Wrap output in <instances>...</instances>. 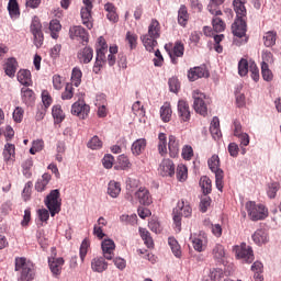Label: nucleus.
I'll return each instance as SVG.
<instances>
[{"label":"nucleus","instance_id":"b1692460","mask_svg":"<svg viewBox=\"0 0 281 281\" xmlns=\"http://www.w3.org/2000/svg\"><path fill=\"white\" fill-rule=\"evenodd\" d=\"M21 97H22V102L26 104V106H32L34 102L36 101V94L34 93V90L23 87L21 89Z\"/></svg>","mask_w":281,"mask_h":281},{"label":"nucleus","instance_id":"dca6fc26","mask_svg":"<svg viewBox=\"0 0 281 281\" xmlns=\"http://www.w3.org/2000/svg\"><path fill=\"white\" fill-rule=\"evenodd\" d=\"M161 177H175V162L170 158H165L158 167Z\"/></svg>","mask_w":281,"mask_h":281},{"label":"nucleus","instance_id":"3c124183","mask_svg":"<svg viewBox=\"0 0 281 281\" xmlns=\"http://www.w3.org/2000/svg\"><path fill=\"white\" fill-rule=\"evenodd\" d=\"M213 256L216 260H223V258H225V247L221 244H216L213 248Z\"/></svg>","mask_w":281,"mask_h":281},{"label":"nucleus","instance_id":"e433bc0d","mask_svg":"<svg viewBox=\"0 0 281 281\" xmlns=\"http://www.w3.org/2000/svg\"><path fill=\"white\" fill-rule=\"evenodd\" d=\"M158 153L164 157V155L168 154V142L166 134L159 133L158 135Z\"/></svg>","mask_w":281,"mask_h":281},{"label":"nucleus","instance_id":"ddd939ff","mask_svg":"<svg viewBox=\"0 0 281 281\" xmlns=\"http://www.w3.org/2000/svg\"><path fill=\"white\" fill-rule=\"evenodd\" d=\"M69 38H71V41L89 43V32H87V30L80 25H74L69 29Z\"/></svg>","mask_w":281,"mask_h":281},{"label":"nucleus","instance_id":"5fc2aeb1","mask_svg":"<svg viewBox=\"0 0 281 281\" xmlns=\"http://www.w3.org/2000/svg\"><path fill=\"white\" fill-rule=\"evenodd\" d=\"M212 25L214 32H225V22L221 18H213Z\"/></svg>","mask_w":281,"mask_h":281},{"label":"nucleus","instance_id":"8fccbe9b","mask_svg":"<svg viewBox=\"0 0 281 281\" xmlns=\"http://www.w3.org/2000/svg\"><path fill=\"white\" fill-rule=\"evenodd\" d=\"M74 91V83H66L65 90L61 92V100H71Z\"/></svg>","mask_w":281,"mask_h":281},{"label":"nucleus","instance_id":"c85d7f7f","mask_svg":"<svg viewBox=\"0 0 281 281\" xmlns=\"http://www.w3.org/2000/svg\"><path fill=\"white\" fill-rule=\"evenodd\" d=\"M146 138H138L136 139L133 144H132V154L135 157H139V155H142V153H144L146 150Z\"/></svg>","mask_w":281,"mask_h":281},{"label":"nucleus","instance_id":"9b49d317","mask_svg":"<svg viewBox=\"0 0 281 281\" xmlns=\"http://www.w3.org/2000/svg\"><path fill=\"white\" fill-rule=\"evenodd\" d=\"M31 32L34 36V45L38 48L42 47L44 36H43V24L37 16H34L31 23Z\"/></svg>","mask_w":281,"mask_h":281},{"label":"nucleus","instance_id":"393cba45","mask_svg":"<svg viewBox=\"0 0 281 281\" xmlns=\"http://www.w3.org/2000/svg\"><path fill=\"white\" fill-rule=\"evenodd\" d=\"M104 10L106 12V19L110 23H117L120 21V15L117 14V8L115 4L108 2L104 4Z\"/></svg>","mask_w":281,"mask_h":281},{"label":"nucleus","instance_id":"e2e57ef3","mask_svg":"<svg viewBox=\"0 0 281 281\" xmlns=\"http://www.w3.org/2000/svg\"><path fill=\"white\" fill-rule=\"evenodd\" d=\"M23 115H25V111L21 106H16L13 111V120L18 124H21L23 122Z\"/></svg>","mask_w":281,"mask_h":281},{"label":"nucleus","instance_id":"1a4fd4ad","mask_svg":"<svg viewBox=\"0 0 281 281\" xmlns=\"http://www.w3.org/2000/svg\"><path fill=\"white\" fill-rule=\"evenodd\" d=\"M233 251L239 260H244V262H247L248 265L254 262V250L250 246H247V244L243 243L240 246H235Z\"/></svg>","mask_w":281,"mask_h":281},{"label":"nucleus","instance_id":"a211bd4d","mask_svg":"<svg viewBox=\"0 0 281 281\" xmlns=\"http://www.w3.org/2000/svg\"><path fill=\"white\" fill-rule=\"evenodd\" d=\"M102 254L105 260H113L115 257V241L113 239H104L101 243Z\"/></svg>","mask_w":281,"mask_h":281},{"label":"nucleus","instance_id":"c9c22d12","mask_svg":"<svg viewBox=\"0 0 281 281\" xmlns=\"http://www.w3.org/2000/svg\"><path fill=\"white\" fill-rule=\"evenodd\" d=\"M168 149L170 157H179V140L173 135L169 136Z\"/></svg>","mask_w":281,"mask_h":281},{"label":"nucleus","instance_id":"473e14b6","mask_svg":"<svg viewBox=\"0 0 281 281\" xmlns=\"http://www.w3.org/2000/svg\"><path fill=\"white\" fill-rule=\"evenodd\" d=\"M183 52H186V46H183V43L178 41L175 43L172 54H170V58L175 65H177V59L176 58H181L183 57Z\"/></svg>","mask_w":281,"mask_h":281},{"label":"nucleus","instance_id":"4c0bfd02","mask_svg":"<svg viewBox=\"0 0 281 281\" xmlns=\"http://www.w3.org/2000/svg\"><path fill=\"white\" fill-rule=\"evenodd\" d=\"M8 12L11 19H19L21 16V11L19 9V2L16 0H9Z\"/></svg>","mask_w":281,"mask_h":281},{"label":"nucleus","instance_id":"0eeeda50","mask_svg":"<svg viewBox=\"0 0 281 281\" xmlns=\"http://www.w3.org/2000/svg\"><path fill=\"white\" fill-rule=\"evenodd\" d=\"M45 205L48 207L50 216H56L60 212V191L55 189L46 196Z\"/></svg>","mask_w":281,"mask_h":281},{"label":"nucleus","instance_id":"13d9d810","mask_svg":"<svg viewBox=\"0 0 281 281\" xmlns=\"http://www.w3.org/2000/svg\"><path fill=\"white\" fill-rule=\"evenodd\" d=\"M168 86L171 93H179V89H181V83H179V79L176 77L169 79Z\"/></svg>","mask_w":281,"mask_h":281},{"label":"nucleus","instance_id":"4468645a","mask_svg":"<svg viewBox=\"0 0 281 281\" xmlns=\"http://www.w3.org/2000/svg\"><path fill=\"white\" fill-rule=\"evenodd\" d=\"M91 108L85 101L75 102L71 106V114L77 115L80 120H86L89 116Z\"/></svg>","mask_w":281,"mask_h":281},{"label":"nucleus","instance_id":"338daca9","mask_svg":"<svg viewBox=\"0 0 281 281\" xmlns=\"http://www.w3.org/2000/svg\"><path fill=\"white\" fill-rule=\"evenodd\" d=\"M210 205H212V199L210 196L204 195L203 198H201V202H200L201 212L203 213L207 212V207H210Z\"/></svg>","mask_w":281,"mask_h":281},{"label":"nucleus","instance_id":"774afa93","mask_svg":"<svg viewBox=\"0 0 281 281\" xmlns=\"http://www.w3.org/2000/svg\"><path fill=\"white\" fill-rule=\"evenodd\" d=\"M119 166H121V170H126L127 168H131V160H128V157L125 155L119 156Z\"/></svg>","mask_w":281,"mask_h":281},{"label":"nucleus","instance_id":"5701e85b","mask_svg":"<svg viewBox=\"0 0 281 281\" xmlns=\"http://www.w3.org/2000/svg\"><path fill=\"white\" fill-rule=\"evenodd\" d=\"M91 269L94 273H104L109 269V262L104 257H97L91 260Z\"/></svg>","mask_w":281,"mask_h":281},{"label":"nucleus","instance_id":"864d4df0","mask_svg":"<svg viewBox=\"0 0 281 281\" xmlns=\"http://www.w3.org/2000/svg\"><path fill=\"white\" fill-rule=\"evenodd\" d=\"M132 111L134 115H137L138 117H144L146 115V110H144V105H142L140 101H136L132 105Z\"/></svg>","mask_w":281,"mask_h":281},{"label":"nucleus","instance_id":"bf43d9fd","mask_svg":"<svg viewBox=\"0 0 281 281\" xmlns=\"http://www.w3.org/2000/svg\"><path fill=\"white\" fill-rule=\"evenodd\" d=\"M88 148H91V150H100L102 148V140L98 136H93L88 142Z\"/></svg>","mask_w":281,"mask_h":281},{"label":"nucleus","instance_id":"20e7f679","mask_svg":"<svg viewBox=\"0 0 281 281\" xmlns=\"http://www.w3.org/2000/svg\"><path fill=\"white\" fill-rule=\"evenodd\" d=\"M181 216L184 218L192 216V206L183 200L179 201L177 207L173 209V225L178 232H181Z\"/></svg>","mask_w":281,"mask_h":281},{"label":"nucleus","instance_id":"f704fd0d","mask_svg":"<svg viewBox=\"0 0 281 281\" xmlns=\"http://www.w3.org/2000/svg\"><path fill=\"white\" fill-rule=\"evenodd\" d=\"M190 19V14L188 13V7L186 4H181L180 9L178 10V23L182 27L188 25V21Z\"/></svg>","mask_w":281,"mask_h":281},{"label":"nucleus","instance_id":"f257e3e1","mask_svg":"<svg viewBox=\"0 0 281 281\" xmlns=\"http://www.w3.org/2000/svg\"><path fill=\"white\" fill-rule=\"evenodd\" d=\"M159 36H161V24L156 19H153L148 26V33L140 37L147 52H155Z\"/></svg>","mask_w":281,"mask_h":281},{"label":"nucleus","instance_id":"72a5a7b5","mask_svg":"<svg viewBox=\"0 0 281 281\" xmlns=\"http://www.w3.org/2000/svg\"><path fill=\"white\" fill-rule=\"evenodd\" d=\"M49 181H52V175L44 173L35 183L36 192H45L47 186H49Z\"/></svg>","mask_w":281,"mask_h":281},{"label":"nucleus","instance_id":"c03bdc74","mask_svg":"<svg viewBox=\"0 0 281 281\" xmlns=\"http://www.w3.org/2000/svg\"><path fill=\"white\" fill-rule=\"evenodd\" d=\"M71 82L75 87H80L82 82V70L79 67L72 68Z\"/></svg>","mask_w":281,"mask_h":281},{"label":"nucleus","instance_id":"f03ea898","mask_svg":"<svg viewBox=\"0 0 281 281\" xmlns=\"http://www.w3.org/2000/svg\"><path fill=\"white\" fill-rule=\"evenodd\" d=\"M14 271H20L19 281H33L36 278L34 263L24 257H16Z\"/></svg>","mask_w":281,"mask_h":281},{"label":"nucleus","instance_id":"de8ad7c7","mask_svg":"<svg viewBox=\"0 0 281 281\" xmlns=\"http://www.w3.org/2000/svg\"><path fill=\"white\" fill-rule=\"evenodd\" d=\"M89 247H91V241H89V239L85 238L82 240L80 249H79V256H80L81 262H85V258H87Z\"/></svg>","mask_w":281,"mask_h":281},{"label":"nucleus","instance_id":"c756f323","mask_svg":"<svg viewBox=\"0 0 281 281\" xmlns=\"http://www.w3.org/2000/svg\"><path fill=\"white\" fill-rule=\"evenodd\" d=\"M18 81L24 87H32V72H30L27 69L19 70Z\"/></svg>","mask_w":281,"mask_h":281},{"label":"nucleus","instance_id":"6ab92c4d","mask_svg":"<svg viewBox=\"0 0 281 281\" xmlns=\"http://www.w3.org/2000/svg\"><path fill=\"white\" fill-rule=\"evenodd\" d=\"M135 199H137L140 205H150L153 203V195H150V191L148 189L140 187L135 193Z\"/></svg>","mask_w":281,"mask_h":281},{"label":"nucleus","instance_id":"423d86ee","mask_svg":"<svg viewBox=\"0 0 281 281\" xmlns=\"http://www.w3.org/2000/svg\"><path fill=\"white\" fill-rule=\"evenodd\" d=\"M245 207L250 221H265V217L267 216V209L265 205L249 201L246 203Z\"/></svg>","mask_w":281,"mask_h":281},{"label":"nucleus","instance_id":"f8f14e48","mask_svg":"<svg viewBox=\"0 0 281 281\" xmlns=\"http://www.w3.org/2000/svg\"><path fill=\"white\" fill-rule=\"evenodd\" d=\"M177 111L181 124L190 122L192 119V112L190 111V103L188 101L180 99L177 104Z\"/></svg>","mask_w":281,"mask_h":281},{"label":"nucleus","instance_id":"7ed1b4c3","mask_svg":"<svg viewBox=\"0 0 281 281\" xmlns=\"http://www.w3.org/2000/svg\"><path fill=\"white\" fill-rule=\"evenodd\" d=\"M192 99L195 113L205 117L207 115V106L212 104V99L199 89L192 91Z\"/></svg>","mask_w":281,"mask_h":281},{"label":"nucleus","instance_id":"49530a36","mask_svg":"<svg viewBox=\"0 0 281 281\" xmlns=\"http://www.w3.org/2000/svg\"><path fill=\"white\" fill-rule=\"evenodd\" d=\"M140 238H143L146 247L150 249V247H155V243L153 241V237H150V233L146 231V228H139Z\"/></svg>","mask_w":281,"mask_h":281},{"label":"nucleus","instance_id":"0e129e2a","mask_svg":"<svg viewBox=\"0 0 281 281\" xmlns=\"http://www.w3.org/2000/svg\"><path fill=\"white\" fill-rule=\"evenodd\" d=\"M248 71H250V76L252 78V80H255V82H258V80H260V70L258 69V66L256 65V63H251L249 65V69Z\"/></svg>","mask_w":281,"mask_h":281},{"label":"nucleus","instance_id":"7c9ffc66","mask_svg":"<svg viewBox=\"0 0 281 281\" xmlns=\"http://www.w3.org/2000/svg\"><path fill=\"white\" fill-rule=\"evenodd\" d=\"M225 3V0H210L207 10L214 16H221L223 11H221V5Z\"/></svg>","mask_w":281,"mask_h":281},{"label":"nucleus","instance_id":"680f3d73","mask_svg":"<svg viewBox=\"0 0 281 281\" xmlns=\"http://www.w3.org/2000/svg\"><path fill=\"white\" fill-rule=\"evenodd\" d=\"M34 183H32V181H29L27 183H25L23 192H22V199L24 201H30L31 196H32V188H33Z\"/></svg>","mask_w":281,"mask_h":281},{"label":"nucleus","instance_id":"4d7b16f0","mask_svg":"<svg viewBox=\"0 0 281 281\" xmlns=\"http://www.w3.org/2000/svg\"><path fill=\"white\" fill-rule=\"evenodd\" d=\"M125 41L130 45V49H135L137 47V34L128 31L126 33Z\"/></svg>","mask_w":281,"mask_h":281},{"label":"nucleus","instance_id":"f3484780","mask_svg":"<svg viewBox=\"0 0 281 281\" xmlns=\"http://www.w3.org/2000/svg\"><path fill=\"white\" fill-rule=\"evenodd\" d=\"M2 157L5 164H14L16 161V146L12 143H7L2 151Z\"/></svg>","mask_w":281,"mask_h":281},{"label":"nucleus","instance_id":"ea45409f","mask_svg":"<svg viewBox=\"0 0 281 281\" xmlns=\"http://www.w3.org/2000/svg\"><path fill=\"white\" fill-rule=\"evenodd\" d=\"M34 167V160L31 157L26 158L22 162V173L26 179L32 177V168Z\"/></svg>","mask_w":281,"mask_h":281},{"label":"nucleus","instance_id":"39448f33","mask_svg":"<svg viewBox=\"0 0 281 281\" xmlns=\"http://www.w3.org/2000/svg\"><path fill=\"white\" fill-rule=\"evenodd\" d=\"M207 164H209L210 170H212V172H214V175H215V186H216L217 190L220 192H223V188H224L223 179L225 176H224L223 170L220 168L221 159L218 158V156L213 155L209 159Z\"/></svg>","mask_w":281,"mask_h":281},{"label":"nucleus","instance_id":"37998d69","mask_svg":"<svg viewBox=\"0 0 281 281\" xmlns=\"http://www.w3.org/2000/svg\"><path fill=\"white\" fill-rule=\"evenodd\" d=\"M200 186L204 195L212 193V180L207 176H204L200 179Z\"/></svg>","mask_w":281,"mask_h":281},{"label":"nucleus","instance_id":"58836bf2","mask_svg":"<svg viewBox=\"0 0 281 281\" xmlns=\"http://www.w3.org/2000/svg\"><path fill=\"white\" fill-rule=\"evenodd\" d=\"M276 41H278V32L268 31L263 35V44L266 47H273L276 45Z\"/></svg>","mask_w":281,"mask_h":281},{"label":"nucleus","instance_id":"412c9836","mask_svg":"<svg viewBox=\"0 0 281 281\" xmlns=\"http://www.w3.org/2000/svg\"><path fill=\"white\" fill-rule=\"evenodd\" d=\"M193 249L195 251H205V248L207 247V235L205 234H199L196 236L191 237Z\"/></svg>","mask_w":281,"mask_h":281},{"label":"nucleus","instance_id":"9d476101","mask_svg":"<svg viewBox=\"0 0 281 281\" xmlns=\"http://www.w3.org/2000/svg\"><path fill=\"white\" fill-rule=\"evenodd\" d=\"M83 8H81L80 15L82 20V25L87 26L89 30H93V16L91 15V10H93V2L91 0H83Z\"/></svg>","mask_w":281,"mask_h":281},{"label":"nucleus","instance_id":"2f4dec72","mask_svg":"<svg viewBox=\"0 0 281 281\" xmlns=\"http://www.w3.org/2000/svg\"><path fill=\"white\" fill-rule=\"evenodd\" d=\"M122 192V184L115 180H111L108 184V194L112 199H117Z\"/></svg>","mask_w":281,"mask_h":281},{"label":"nucleus","instance_id":"cd10ccee","mask_svg":"<svg viewBox=\"0 0 281 281\" xmlns=\"http://www.w3.org/2000/svg\"><path fill=\"white\" fill-rule=\"evenodd\" d=\"M252 240L256 245H267V243H269V233L259 228L254 233Z\"/></svg>","mask_w":281,"mask_h":281},{"label":"nucleus","instance_id":"a19ab883","mask_svg":"<svg viewBox=\"0 0 281 281\" xmlns=\"http://www.w3.org/2000/svg\"><path fill=\"white\" fill-rule=\"evenodd\" d=\"M160 117L162 122H170L172 117V108L170 106V103H165L160 108Z\"/></svg>","mask_w":281,"mask_h":281},{"label":"nucleus","instance_id":"603ef678","mask_svg":"<svg viewBox=\"0 0 281 281\" xmlns=\"http://www.w3.org/2000/svg\"><path fill=\"white\" fill-rule=\"evenodd\" d=\"M238 74L239 76H247L249 74V61L247 59L241 58L238 63Z\"/></svg>","mask_w":281,"mask_h":281},{"label":"nucleus","instance_id":"a878e982","mask_svg":"<svg viewBox=\"0 0 281 281\" xmlns=\"http://www.w3.org/2000/svg\"><path fill=\"white\" fill-rule=\"evenodd\" d=\"M16 69H19V61H16V58L14 57L8 58L4 64V74L9 76V78H14V75L16 74Z\"/></svg>","mask_w":281,"mask_h":281},{"label":"nucleus","instance_id":"69168bd1","mask_svg":"<svg viewBox=\"0 0 281 281\" xmlns=\"http://www.w3.org/2000/svg\"><path fill=\"white\" fill-rule=\"evenodd\" d=\"M278 190H280V183L273 182L268 187L267 194L269 199H276V194H278Z\"/></svg>","mask_w":281,"mask_h":281},{"label":"nucleus","instance_id":"a18cd8bd","mask_svg":"<svg viewBox=\"0 0 281 281\" xmlns=\"http://www.w3.org/2000/svg\"><path fill=\"white\" fill-rule=\"evenodd\" d=\"M168 243L176 258H181V246L179 245V241H177L175 237H169Z\"/></svg>","mask_w":281,"mask_h":281},{"label":"nucleus","instance_id":"6e6552de","mask_svg":"<svg viewBox=\"0 0 281 281\" xmlns=\"http://www.w3.org/2000/svg\"><path fill=\"white\" fill-rule=\"evenodd\" d=\"M232 32L236 38H241L240 45L247 43V21L245 18H236L232 24Z\"/></svg>","mask_w":281,"mask_h":281},{"label":"nucleus","instance_id":"4be33fe9","mask_svg":"<svg viewBox=\"0 0 281 281\" xmlns=\"http://www.w3.org/2000/svg\"><path fill=\"white\" fill-rule=\"evenodd\" d=\"M77 58L82 65H89L93 60V48L90 46L81 48L77 54Z\"/></svg>","mask_w":281,"mask_h":281},{"label":"nucleus","instance_id":"2eb2a0df","mask_svg":"<svg viewBox=\"0 0 281 281\" xmlns=\"http://www.w3.org/2000/svg\"><path fill=\"white\" fill-rule=\"evenodd\" d=\"M199 78H210V71L205 65L190 68L188 71V79L190 82L199 80Z\"/></svg>","mask_w":281,"mask_h":281},{"label":"nucleus","instance_id":"bb28decb","mask_svg":"<svg viewBox=\"0 0 281 281\" xmlns=\"http://www.w3.org/2000/svg\"><path fill=\"white\" fill-rule=\"evenodd\" d=\"M247 0H234L233 8L236 12V19H247V8H245Z\"/></svg>","mask_w":281,"mask_h":281},{"label":"nucleus","instance_id":"052dcab7","mask_svg":"<svg viewBox=\"0 0 281 281\" xmlns=\"http://www.w3.org/2000/svg\"><path fill=\"white\" fill-rule=\"evenodd\" d=\"M42 102L44 109H49V106H52V103L54 102V99H52V95L47 90L42 91Z\"/></svg>","mask_w":281,"mask_h":281},{"label":"nucleus","instance_id":"aec40b11","mask_svg":"<svg viewBox=\"0 0 281 281\" xmlns=\"http://www.w3.org/2000/svg\"><path fill=\"white\" fill-rule=\"evenodd\" d=\"M65 265V259L59 258H48V267L50 269V272L53 276L58 277L60 273H63V266Z\"/></svg>","mask_w":281,"mask_h":281},{"label":"nucleus","instance_id":"6e6d98bb","mask_svg":"<svg viewBox=\"0 0 281 281\" xmlns=\"http://www.w3.org/2000/svg\"><path fill=\"white\" fill-rule=\"evenodd\" d=\"M176 175L179 181H186L188 179V167L186 165H179Z\"/></svg>","mask_w":281,"mask_h":281},{"label":"nucleus","instance_id":"79ce46f5","mask_svg":"<svg viewBox=\"0 0 281 281\" xmlns=\"http://www.w3.org/2000/svg\"><path fill=\"white\" fill-rule=\"evenodd\" d=\"M52 115L55 120V124H60L65 120V112L60 105H54L52 110Z\"/></svg>","mask_w":281,"mask_h":281},{"label":"nucleus","instance_id":"09e8293b","mask_svg":"<svg viewBox=\"0 0 281 281\" xmlns=\"http://www.w3.org/2000/svg\"><path fill=\"white\" fill-rule=\"evenodd\" d=\"M261 76L267 82H271V80H273V72L269 69V64L261 63Z\"/></svg>","mask_w":281,"mask_h":281}]
</instances>
